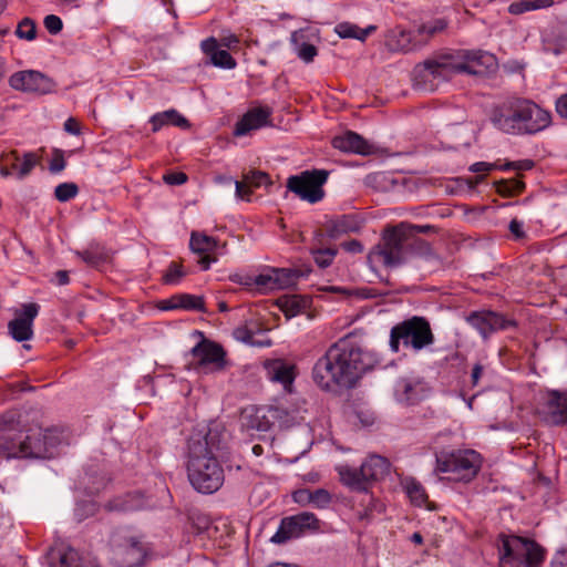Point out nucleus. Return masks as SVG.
<instances>
[{"label":"nucleus","instance_id":"423d86ee","mask_svg":"<svg viewBox=\"0 0 567 567\" xmlns=\"http://www.w3.org/2000/svg\"><path fill=\"white\" fill-rule=\"evenodd\" d=\"M489 118L496 128L507 134H535L545 130L551 121L549 112L524 99L496 105Z\"/></svg>","mask_w":567,"mask_h":567},{"label":"nucleus","instance_id":"6e6d98bb","mask_svg":"<svg viewBox=\"0 0 567 567\" xmlns=\"http://www.w3.org/2000/svg\"><path fill=\"white\" fill-rule=\"evenodd\" d=\"M164 182L168 185H182L187 181V176L184 173H171L164 175Z\"/></svg>","mask_w":567,"mask_h":567},{"label":"nucleus","instance_id":"9b49d317","mask_svg":"<svg viewBox=\"0 0 567 567\" xmlns=\"http://www.w3.org/2000/svg\"><path fill=\"white\" fill-rule=\"evenodd\" d=\"M329 172L326 169L305 171L298 175H292L287 179L288 190L296 194L300 199L310 204L320 202L324 196L322 189L327 182Z\"/></svg>","mask_w":567,"mask_h":567},{"label":"nucleus","instance_id":"72a5a7b5","mask_svg":"<svg viewBox=\"0 0 567 567\" xmlns=\"http://www.w3.org/2000/svg\"><path fill=\"white\" fill-rule=\"evenodd\" d=\"M244 284L247 286L256 285L262 290L277 289L276 279L274 278V268H270L267 271L259 274L258 276L248 277Z\"/></svg>","mask_w":567,"mask_h":567},{"label":"nucleus","instance_id":"0eeeda50","mask_svg":"<svg viewBox=\"0 0 567 567\" xmlns=\"http://www.w3.org/2000/svg\"><path fill=\"white\" fill-rule=\"evenodd\" d=\"M499 567H536L544 559V549L534 540L501 534Z\"/></svg>","mask_w":567,"mask_h":567},{"label":"nucleus","instance_id":"473e14b6","mask_svg":"<svg viewBox=\"0 0 567 567\" xmlns=\"http://www.w3.org/2000/svg\"><path fill=\"white\" fill-rule=\"evenodd\" d=\"M405 491L411 502L417 506L425 505L427 502V495L424 487L414 478H410L405 482Z\"/></svg>","mask_w":567,"mask_h":567},{"label":"nucleus","instance_id":"37998d69","mask_svg":"<svg viewBox=\"0 0 567 567\" xmlns=\"http://www.w3.org/2000/svg\"><path fill=\"white\" fill-rule=\"evenodd\" d=\"M184 276L185 271L182 265L172 261L163 276V282L165 285H177Z\"/></svg>","mask_w":567,"mask_h":567},{"label":"nucleus","instance_id":"a211bd4d","mask_svg":"<svg viewBox=\"0 0 567 567\" xmlns=\"http://www.w3.org/2000/svg\"><path fill=\"white\" fill-rule=\"evenodd\" d=\"M38 312L37 303H25L22 306V312L8 323L9 333L16 341H28L33 337V320Z\"/></svg>","mask_w":567,"mask_h":567},{"label":"nucleus","instance_id":"de8ad7c7","mask_svg":"<svg viewBox=\"0 0 567 567\" xmlns=\"http://www.w3.org/2000/svg\"><path fill=\"white\" fill-rule=\"evenodd\" d=\"M446 28V22L443 19L434 20L430 23H425L419 27V34L434 35Z\"/></svg>","mask_w":567,"mask_h":567},{"label":"nucleus","instance_id":"603ef678","mask_svg":"<svg viewBox=\"0 0 567 567\" xmlns=\"http://www.w3.org/2000/svg\"><path fill=\"white\" fill-rule=\"evenodd\" d=\"M530 10H533V3L530 0L513 2L508 7V11L512 14H520Z\"/></svg>","mask_w":567,"mask_h":567},{"label":"nucleus","instance_id":"774afa93","mask_svg":"<svg viewBox=\"0 0 567 567\" xmlns=\"http://www.w3.org/2000/svg\"><path fill=\"white\" fill-rule=\"evenodd\" d=\"M410 226L413 227V229L411 231V237L412 238H417L416 234H419V233L426 234V233L431 231L434 228L431 225L417 226V225L410 224Z\"/></svg>","mask_w":567,"mask_h":567},{"label":"nucleus","instance_id":"338daca9","mask_svg":"<svg viewBox=\"0 0 567 567\" xmlns=\"http://www.w3.org/2000/svg\"><path fill=\"white\" fill-rule=\"evenodd\" d=\"M483 371H484V367L480 363H476L473 367L472 373H471V381L474 386L478 384V381L483 374Z\"/></svg>","mask_w":567,"mask_h":567},{"label":"nucleus","instance_id":"b1692460","mask_svg":"<svg viewBox=\"0 0 567 567\" xmlns=\"http://www.w3.org/2000/svg\"><path fill=\"white\" fill-rule=\"evenodd\" d=\"M362 227V221L357 215H342L327 223V235L337 239L342 235L358 233Z\"/></svg>","mask_w":567,"mask_h":567},{"label":"nucleus","instance_id":"f3484780","mask_svg":"<svg viewBox=\"0 0 567 567\" xmlns=\"http://www.w3.org/2000/svg\"><path fill=\"white\" fill-rule=\"evenodd\" d=\"M542 420L551 425L567 424V391H549L546 402L539 408Z\"/></svg>","mask_w":567,"mask_h":567},{"label":"nucleus","instance_id":"4d7b16f0","mask_svg":"<svg viewBox=\"0 0 567 567\" xmlns=\"http://www.w3.org/2000/svg\"><path fill=\"white\" fill-rule=\"evenodd\" d=\"M292 497L298 504H311V491L309 489H298L293 493Z\"/></svg>","mask_w":567,"mask_h":567},{"label":"nucleus","instance_id":"7ed1b4c3","mask_svg":"<svg viewBox=\"0 0 567 567\" xmlns=\"http://www.w3.org/2000/svg\"><path fill=\"white\" fill-rule=\"evenodd\" d=\"M374 364L372 355L364 352L350 338L332 344L313 367V381L322 389L333 385L353 388L357 380Z\"/></svg>","mask_w":567,"mask_h":567},{"label":"nucleus","instance_id":"6e6552de","mask_svg":"<svg viewBox=\"0 0 567 567\" xmlns=\"http://www.w3.org/2000/svg\"><path fill=\"white\" fill-rule=\"evenodd\" d=\"M434 342V336L430 322L419 316L409 318L393 326L390 331V348L393 352H399L400 344L405 348H412L420 351Z\"/></svg>","mask_w":567,"mask_h":567},{"label":"nucleus","instance_id":"6ab92c4d","mask_svg":"<svg viewBox=\"0 0 567 567\" xmlns=\"http://www.w3.org/2000/svg\"><path fill=\"white\" fill-rule=\"evenodd\" d=\"M272 110L269 106H257L248 110L236 123L234 135L245 136L251 131L270 125Z\"/></svg>","mask_w":567,"mask_h":567},{"label":"nucleus","instance_id":"a18cd8bd","mask_svg":"<svg viewBox=\"0 0 567 567\" xmlns=\"http://www.w3.org/2000/svg\"><path fill=\"white\" fill-rule=\"evenodd\" d=\"M97 511V505L93 501H83L76 504L74 509V516L78 522H82L83 519L93 516Z\"/></svg>","mask_w":567,"mask_h":567},{"label":"nucleus","instance_id":"69168bd1","mask_svg":"<svg viewBox=\"0 0 567 567\" xmlns=\"http://www.w3.org/2000/svg\"><path fill=\"white\" fill-rule=\"evenodd\" d=\"M495 167L494 164L485 163V162H477L471 165L470 171L473 173H482V172H489Z\"/></svg>","mask_w":567,"mask_h":567},{"label":"nucleus","instance_id":"f257e3e1","mask_svg":"<svg viewBox=\"0 0 567 567\" xmlns=\"http://www.w3.org/2000/svg\"><path fill=\"white\" fill-rule=\"evenodd\" d=\"M228 434L219 423L196 426L187 439V476L199 493L213 494L224 484L218 458L227 450Z\"/></svg>","mask_w":567,"mask_h":567},{"label":"nucleus","instance_id":"4be33fe9","mask_svg":"<svg viewBox=\"0 0 567 567\" xmlns=\"http://www.w3.org/2000/svg\"><path fill=\"white\" fill-rule=\"evenodd\" d=\"M236 197L243 200H250L251 188L262 185H271L270 177L261 171H249L243 175V181H235Z\"/></svg>","mask_w":567,"mask_h":567},{"label":"nucleus","instance_id":"e433bc0d","mask_svg":"<svg viewBox=\"0 0 567 567\" xmlns=\"http://www.w3.org/2000/svg\"><path fill=\"white\" fill-rule=\"evenodd\" d=\"M525 188V184L516 178L504 179L496 183L497 193L502 196H514Z\"/></svg>","mask_w":567,"mask_h":567},{"label":"nucleus","instance_id":"13d9d810","mask_svg":"<svg viewBox=\"0 0 567 567\" xmlns=\"http://www.w3.org/2000/svg\"><path fill=\"white\" fill-rule=\"evenodd\" d=\"M200 47L202 50L212 58L213 54L218 50V42L215 38H208L202 42Z\"/></svg>","mask_w":567,"mask_h":567},{"label":"nucleus","instance_id":"58836bf2","mask_svg":"<svg viewBox=\"0 0 567 567\" xmlns=\"http://www.w3.org/2000/svg\"><path fill=\"white\" fill-rule=\"evenodd\" d=\"M16 34L20 39L32 41L37 38V24L30 18H23L16 30Z\"/></svg>","mask_w":567,"mask_h":567},{"label":"nucleus","instance_id":"c756f323","mask_svg":"<svg viewBox=\"0 0 567 567\" xmlns=\"http://www.w3.org/2000/svg\"><path fill=\"white\" fill-rule=\"evenodd\" d=\"M375 30L374 25H369L364 30H360L357 25L351 23H339L336 27V32L339 34L342 39H358V40H364L371 32Z\"/></svg>","mask_w":567,"mask_h":567},{"label":"nucleus","instance_id":"cd10ccee","mask_svg":"<svg viewBox=\"0 0 567 567\" xmlns=\"http://www.w3.org/2000/svg\"><path fill=\"white\" fill-rule=\"evenodd\" d=\"M150 122L154 133L158 132L163 126L168 124L184 130L190 127L189 121L175 109L155 113L153 116H151Z\"/></svg>","mask_w":567,"mask_h":567},{"label":"nucleus","instance_id":"bb28decb","mask_svg":"<svg viewBox=\"0 0 567 567\" xmlns=\"http://www.w3.org/2000/svg\"><path fill=\"white\" fill-rule=\"evenodd\" d=\"M266 369L268 378L271 381L281 383L286 391H290L292 382L296 378L293 365L285 363L280 360H275L269 362Z\"/></svg>","mask_w":567,"mask_h":567},{"label":"nucleus","instance_id":"f03ea898","mask_svg":"<svg viewBox=\"0 0 567 567\" xmlns=\"http://www.w3.org/2000/svg\"><path fill=\"white\" fill-rule=\"evenodd\" d=\"M496 65L494 54L483 50L439 53L415 65L412 72L413 86L422 92H433L456 73L483 75Z\"/></svg>","mask_w":567,"mask_h":567},{"label":"nucleus","instance_id":"ddd939ff","mask_svg":"<svg viewBox=\"0 0 567 567\" xmlns=\"http://www.w3.org/2000/svg\"><path fill=\"white\" fill-rule=\"evenodd\" d=\"M319 520L312 513L303 512L298 515L285 517L270 538L274 544H285L286 542L301 536L307 529H317Z\"/></svg>","mask_w":567,"mask_h":567},{"label":"nucleus","instance_id":"3c124183","mask_svg":"<svg viewBox=\"0 0 567 567\" xmlns=\"http://www.w3.org/2000/svg\"><path fill=\"white\" fill-rule=\"evenodd\" d=\"M50 172L53 174L60 173L65 168V161L63 157V152L60 150H55L53 154V158L50 163Z\"/></svg>","mask_w":567,"mask_h":567},{"label":"nucleus","instance_id":"c9c22d12","mask_svg":"<svg viewBox=\"0 0 567 567\" xmlns=\"http://www.w3.org/2000/svg\"><path fill=\"white\" fill-rule=\"evenodd\" d=\"M298 32H293L291 37V41L296 47L295 50L298 58H300L306 63L312 62L318 53L317 48L313 44L307 42L298 43Z\"/></svg>","mask_w":567,"mask_h":567},{"label":"nucleus","instance_id":"052dcab7","mask_svg":"<svg viewBox=\"0 0 567 567\" xmlns=\"http://www.w3.org/2000/svg\"><path fill=\"white\" fill-rule=\"evenodd\" d=\"M555 106L557 114L563 118H567V93L556 100Z\"/></svg>","mask_w":567,"mask_h":567},{"label":"nucleus","instance_id":"dca6fc26","mask_svg":"<svg viewBox=\"0 0 567 567\" xmlns=\"http://www.w3.org/2000/svg\"><path fill=\"white\" fill-rule=\"evenodd\" d=\"M466 321L476 329L480 334L487 339L489 334L515 327L514 320L506 319L503 315L494 311H474L466 317Z\"/></svg>","mask_w":567,"mask_h":567},{"label":"nucleus","instance_id":"79ce46f5","mask_svg":"<svg viewBox=\"0 0 567 567\" xmlns=\"http://www.w3.org/2000/svg\"><path fill=\"white\" fill-rule=\"evenodd\" d=\"M78 193L79 187L74 183H62L59 184L54 189V196L61 203H65L74 198L78 195Z\"/></svg>","mask_w":567,"mask_h":567},{"label":"nucleus","instance_id":"bf43d9fd","mask_svg":"<svg viewBox=\"0 0 567 567\" xmlns=\"http://www.w3.org/2000/svg\"><path fill=\"white\" fill-rule=\"evenodd\" d=\"M551 567H567V548L558 550L551 559Z\"/></svg>","mask_w":567,"mask_h":567},{"label":"nucleus","instance_id":"4468645a","mask_svg":"<svg viewBox=\"0 0 567 567\" xmlns=\"http://www.w3.org/2000/svg\"><path fill=\"white\" fill-rule=\"evenodd\" d=\"M9 85L16 91L42 95L52 92L54 82L40 71L23 70L9 78Z\"/></svg>","mask_w":567,"mask_h":567},{"label":"nucleus","instance_id":"a19ab883","mask_svg":"<svg viewBox=\"0 0 567 567\" xmlns=\"http://www.w3.org/2000/svg\"><path fill=\"white\" fill-rule=\"evenodd\" d=\"M311 254L313 256L316 264L320 268H327L332 264V261L337 255V249H334V248L311 249Z\"/></svg>","mask_w":567,"mask_h":567},{"label":"nucleus","instance_id":"0e129e2a","mask_svg":"<svg viewBox=\"0 0 567 567\" xmlns=\"http://www.w3.org/2000/svg\"><path fill=\"white\" fill-rule=\"evenodd\" d=\"M161 310H174L179 309L177 301H175V296H172L168 299L161 300L157 305Z\"/></svg>","mask_w":567,"mask_h":567},{"label":"nucleus","instance_id":"864d4df0","mask_svg":"<svg viewBox=\"0 0 567 567\" xmlns=\"http://www.w3.org/2000/svg\"><path fill=\"white\" fill-rule=\"evenodd\" d=\"M508 229L516 240H522L526 237V234L524 231L523 221H520L516 218L511 220V223L508 225Z\"/></svg>","mask_w":567,"mask_h":567},{"label":"nucleus","instance_id":"393cba45","mask_svg":"<svg viewBox=\"0 0 567 567\" xmlns=\"http://www.w3.org/2000/svg\"><path fill=\"white\" fill-rule=\"evenodd\" d=\"M50 567H81L84 563L79 553L71 547L51 548L47 554Z\"/></svg>","mask_w":567,"mask_h":567},{"label":"nucleus","instance_id":"9d476101","mask_svg":"<svg viewBox=\"0 0 567 567\" xmlns=\"http://www.w3.org/2000/svg\"><path fill=\"white\" fill-rule=\"evenodd\" d=\"M390 470L389 461L380 455L369 456L360 466L353 468L348 465L339 466L341 482L352 489L367 491L371 482L384 477Z\"/></svg>","mask_w":567,"mask_h":567},{"label":"nucleus","instance_id":"412c9836","mask_svg":"<svg viewBox=\"0 0 567 567\" xmlns=\"http://www.w3.org/2000/svg\"><path fill=\"white\" fill-rule=\"evenodd\" d=\"M192 355L197 360L198 365L217 364L221 367L225 358V351L216 342L203 339L190 351Z\"/></svg>","mask_w":567,"mask_h":567},{"label":"nucleus","instance_id":"f8f14e48","mask_svg":"<svg viewBox=\"0 0 567 567\" xmlns=\"http://www.w3.org/2000/svg\"><path fill=\"white\" fill-rule=\"evenodd\" d=\"M112 560L117 567H137L146 555L140 539L127 530H117L111 538Z\"/></svg>","mask_w":567,"mask_h":567},{"label":"nucleus","instance_id":"49530a36","mask_svg":"<svg viewBox=\"0 0 567 567\" xmlns=\"http://www.w3.org/2000/svg\"><path fill=\"white\" fill-rule=\"evenodd\" d=\"M398 38L395 44H391L392 49L409 51L411 50V34L403 29H396L391 32V40Z\"/></svg>","mask_w":567,"mask_h":567},{"label":"nucleus","instance_id":"2eb2a0df","mask_svg":"<svg viewBox=\"0 0 567 567\" xmlns=\"http://www.w3.org/2000/svg\"><path fill=\"white\" fill-rule=\"evenodd\" d=\"M287 412L279 406H250L243 412L245 426L259 432H267L286 415Z\"/></svg>","mask_w":567,"mask_h":567},{"label":"nucleus","instance_id":"09e8293b","mask_svg":"<svg viewBox=\"0 0 567 567\" xmlns=\"http://www.w3.org/2000/svg\"><path fill=\"white\" fill-rule=\"evenodd\" d=\"M331 502V496L328 491L318 488L311 492V504L317 508H324Z\"/></svg>","mask_w":567,"mask_h":567},{"label":"nucleus","instance_id":"4c0bfd02","mask_svg":"<svg viewBox=\"0 0 567 567\" xmlns=\"http://www.w3.org/2000/svg\"><path fill=\"white\" fill-rule=\"evenodd\" d=\"M235 339L238 341H241L244 343L250 344V346H258V347H269L271 344L270 340L267 341H256L254 339V332L248 329L246 326L238 327L233 332Z\"/></svg>","mask_w":567,"mask_h":567},{"label":"nucleus","instance_id":"c03bdc74","mask_svg":"<svg viewBox=\"0 0 567 567\" xmlns=\"http://www.w3.org/2000/svg\"><path fill=\"white\" fill-rule=\"evenodd\" d=\"M212 63L215 66L223 69H234L236 66L235 59L226 50H217L210 58Z\"/></svg>","mask_w":567,"mask_h":567},{"label":"nucleus","instance_id":"680f3d73","mask_svg":"<svg viewBox=\"0 0 567 567\" xmlns=\"http://www.w3.org/2000/svg\"><path fill=\"white\" fill-rule=\"evenodd\" d=\"M342 247L344 250L352 252V254H358V252L363 251V245L357 239H352L350 241L343 243Z\"/></svg>","mask_w":567,"mask_h":567},{"label":"nucleus","instance_id":"a878e982","mask_svg":"<svg viewBox=\"0 0 567 567\" xmlns=\"http://www.w3.org/2000/svg\"><path fill=\"white\" fill-rule=\"evenodd\" d=\"M422 385L412 378H400L394 385V395L399 402L413 404L421 398Z\"/></svg>","mask_w":567,"mask_h":567},{"label":"nucleus","instance_id":"7c9ffc66","mask_svg":"<svg viewBox=\"0 0 567 567\" xmlns=\"http://www.w3.org/2000/svg\"><path fill=\"white\" fill-rule=\"evenodd\" d=\"M76 255L81 257L85 264L92 267H99L107 258L106 252L99 245H91L83 251H76Z\"/></svg>","mask_w":567,"mask_h":567},{"label":"nucleus","instance_id":"1a4fd4ad","mask_svg":"<svg viewBox=\"0 0 567 567\" xmlns=\"http://www.w3.org/2000/svg\"><path fill=\"white\" fill-rule=\"evenodd\" d=\"M435 457L436 471L452 474L455 481L473 480L481 467V456L473 450L441 451Z\"/></svg>","mask_w":567,"mask_h":567},{"label":"nucleus","instance_id":"aec40b11","mask_svg":"<svg viewBox=\"0 0 567 567\" xmlns=\"http://www.w3.org/2000/svg\"><path fill=\"white\" fill-rule=\"evenodd\" d=\"M189 247L193 252L202 255L198 264L203 270L209 269L212 262H216L217 258L212 257L209 254L215 251L218 247V241L206 234L193 231L190 235Z\"/></svg>","mask_w":567,"mask_h":567},{"label":"nucleus","instance_id":"5fc2aeb1","mask_svg":"<svg viewBox=\"0 0 567 567\" xmlns=\"http://www.w3.org/2000/svg\"><path fill=\"white\" fill-rule=\"evenodd\" d=\"M483 181V176L471 177V178H457L455 182L461 188H467L468 190L475 189L476 185Z\"/></svg>","mask_w":567,"mask_h":567},{"label":"nucleus","instance_id":"2f4dec72","mask_svg":"<svg viewBox=\"0 0 567 567\" xmlns=\"http://www.w3.org/2000/svg\"><path fill=\"white\" fill-rule=\"evenodd\" d=\"M301 274L295 269L274 268V278L276 279L277 289H286L296 285Z\"/></svg>","mask_w":567,"mask_h":567},{"label":"nucleus","instance_id":"39448f33","mask_svg":"<svg viewBox=\"0 0 567 567\" xmlns=\"http://www.w3.org/2000/svg\"><path fill=\"white\" fill-rule=\"evenodd\" d=\"M61 439L53 430L33 427L19 429L13 415H6L0 423V456L6 458H51L55 455Z\"/></svg>","mask_w":567,"mask_h":567},{"label":"nucleus","instance_id":"ea45409f","mask_svg":"<svg viewBox=\"0 0 567 567\" xmlns=\"http://www.w3.org/2000/svg\"><path fill=\"white\" fill-rule=\"evenodd\" d=\"M308 305L307 300L300 299L297 296H292L287 298L281 303V309L286 313L287 317L297 316L302 309H305Z\"/></svg>","mask_w":567,"mask_h":567},{"label":"nucleus","instance_id":"c85d7f7f","mask_svg":"<svg viewBox=\"0 0 567 567\" xmlns=\"http://www.w3.org/2000/svg\"><path fill=\"white\" fill-rule=\"evenodd\" d=\"M11 156L13 158V163L11 165V169L18 172V178L23 179L27 177L34 166L39 163V157L33 152H27L23 154V162L20 166H18L17 162L20 159V156L17 151H12L7 157Z\"/></svg>","mask_w":567,"mask_h":567},{"label":"nucleus","instance_id":"20e7f679","mask_svg":"<svg viewBox=\"0 0 567 567\" xmlns=\"http://www.w3.org/2000/svg\"><path fill=\"white\" fill-rule=\"evenodd\" d=\"M413 227L409 223L386 227L381 240L370 250L368 262L371 268L383 266L389 269L406 264L411 256L422 258L430 267L436 269L441 261L430 244L421 238H412Z\"/></svg>","mask_w":567,"mask_h":567},{"label":"nucleus","instance_id":"5701e85b","mask_svg":"<svg viewBox=\"0 0 567 567\" xmlns=\"http://www.w3.org/2000/svg\"><path fill=\"white\" fill-rule=\"evenodd\" d=\"M332 145L334 148L346 153L369 155L373 152L372 145H370L361 135L351 131L343 135L333 137Z\"/></svg>","mask_w":567,"mask_h":567},{"label":"nucleus","instance_id":"8fccbe9b","mask_svg":"<svg viewBox=\"0 0 567 567\" xmlns=\"http://www.w3.org/2000/svg\"><path fill=\"white\" fill-rule=\"evenodd\" d=\"M44 27L50 34H58L63 29V22L60 17L49 14L43 20Z\"/></svg>","mask_w":567,"mask_h":567},{"label":"nucleus","instance_id":"e2e57ef3","mask_svg":"<svg viewBox=\"0 0 567 567\" xmlns=\"http://www.w3.org/2000/svg\"><path fill=\"white\" fill-rule=\"evenodd\" d=\"M64 130L70 133V134H73V135H79L81 133V130H80V124L79 122L73 118V117H70L65 121L64 123Z\"/></svg>","mask_w":567,"mask_h":567},{"label":"nucleus","instance_id":"f704fd0d","mask_svg":"<svg viewBox=\"0 0 567 567\" xmlns=\"http://www.w3.org/2000/svg\"><path fill=\"white\" fill-rule=\"evenodd\" d=\"M175 301H177L179 309L206 312L203 297L178 293L175 295Z\"/></svg>","mask_w":567,"mask_h":567}]
</instances>
